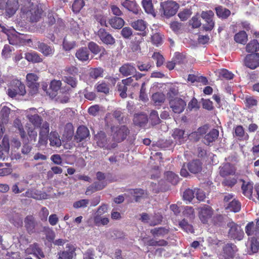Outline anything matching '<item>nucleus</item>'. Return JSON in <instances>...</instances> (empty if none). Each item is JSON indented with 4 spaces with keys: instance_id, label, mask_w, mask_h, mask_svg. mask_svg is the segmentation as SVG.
<instances>
[{
    "instance_id": "nucleus-33",
    "label": "nucleus",
    "mask_w": 259,
    "mask_h": 259,
    "mask_svg": "<svg viewBox=\"0 0 259 259\" xmlns=\"http://www.w3.org/2000/svg\"><path fill=\"white\" fill-rule=\"evenodd\" d=\"M229 236L234 239L241 240L244 236V232L241 228H230Z\"/></svg>"
},
{
    "instance_id": "nucleus-41",
    "label": "nucleus",
    "mask_w": 259,
    "mask_h": 259,
    "mask_svg": "<svg viewBox=\"0 0 259 259\" xmlns=\"http://www.w3.org/2000/svg\"><path fill=\"white\" fill-rule=\"evenodd\" d=\"M21 13L25 15L28 13V11L33 9L35 6L31 0H21Z\"/></svg>"
},
{
    "instance_id": "nucleus-64",
    "label": "nucleus",
    "mask_w": 259,
    "mask_h": 259,
    "mask_svg": "<svg viewBox=\"0 0 259 259\" xmlns=\"http://www.w3.org/2000/svg\"><path fill=\"white\" fill-rule=\"evenodd\" d=\"M120 34L124 38L129 39L133 35V30L129 27H125L122 29Z\"/></svg>"
},
{
    "instance_id": "nucleus-48",
    "label": "nucleus",
    "mask_w": 259,
    "mask_h": 259,
    "mask_svg": "<svg viewBox=\"0 0 259 259\" xmlns=\"http://www.w3.org/2000/svg\"><path fill=\"white\" fill-rule=\"evenodd\" d=\"M103 71V69L100 67L92 68L89 72L90 77L96 79L99 77H102Z\"/></svg>"
},
{
    "instance_id": "nucleus-22",
    "label": "nucleus",
    "mask_w": 259,
    "mask_h": 259,
    "mask_svg": "<svg viewBox=\"0 0 259 259\" xmlns=\"http://www.w3.org/2000/svg\"><path fill=\"white\" fill-rule=\"evenodd\" d=\"M119 71L123 76H127L136 73L137 70L132 64L126 63L119 68Z\"/></svg>"
},
{
    "instance_id": "nucleus-50",
    "label": "nucleus",
    "mask_w": 259,
    "mask_h": 259,
    "mask_svg": "<svg viewBox=\"0 0 259 259\" xmlns=\"http://www.w3.org/2000/svg\"><path fill=\"white\" fill-rule=\"evenodd\" d=\"M244 102L245 106L248 109H251L253 107L256 106L258 103L257 100L253 96L246 97Z\"/></svg>"
},
{
    "instance_id": "nucleus-4",
    "label": "nucleus",
    "mask_w": 259,
    "mask_h": 259,
    "mask_svg": "<svg viewBox=\"0 0 259 259\" xmlns=\"http://www.w3.org/2000/svg\"><path fill=\"white\" fill-rule=\"evenodd\" d=\"M95 140L99 147L105 149L111 150L117 146L116 143L109 144L106 134L102 131H100L95 136Z\"/></svg>"
},
{
    "instance_id": "nucleus-17",
    "label": "nucleus",
    "mask_w": 259,
    "mask_h": 259,
    "mask_svg": "<svg viewBox=\"0 0 259 259\" xmlns=\"http://www.w3.org/2000/svg\"><path fill=\"white\" fill-rule=\"evenodd\" d=\"M121 5L128 11L133 12L135 14H138L140 10L137 4L130 0H121Z\"/></svg>"
},
{
    "instance_id": "nucleus-29",
    "label": "nucleus",
    "mask_w": 259,
    "mask_h": 259,
    "mask_svg": "<svg viewBox=\"0 0 259 259\" xmlns=\"http://www.w3.org/2000/svg\"><path fill=\"white\" fill-rule=\"evenodd\" d=\"M147 116L144 113L136 114L134 115L133 122L136 125L144 126L148 122Z\"/></svg>"
},
{
    "instance_id": "nucleus-43",
    "label": "nucleus",
    "mask_w": 259,
    "mask_h": 259,
    "mask_svg": "<svg viewBox=\"0 0 259 259\" xmlns=\"http://www.w3.org/2000/svg\"><path fill=\"white\" fill-rule=\"evenodd\" d=\"M233 177H226L222 182V185L224 187L232 188L237 182V177L236 175L233 176Z\"/></svg>"
},
{
    "instance_id": "nucleus-10",
    "label": "nucleus",
    "mask_w": 259,
    "mask_h": 259,
    "mask_svg": "<svg viewBox=\"0 0 259 259\" xmlns=\"http://www.w3.org/2000/svg\"><path fill=\"white\" fill-rule=\"evenodd\" d=\"M97 35L102 42L107 45H113L115 42V39L113 36L104 28H100L97 31Z\"/></svg>"
},
{
    "instance_id": "nucleus-9",
    "label": "nucleus",
    "mask_w": 259,
    "mask_h": 259,
    "mask_svg": "<svg viewBox=\"0 0 259 259\" xmlns=\"http://www.w3.org/2000/svg\"><path fill=\"white\" fill-rule=\"evenodd\" d=\"M244 65L251 69H254L259 66V53L248 54L244 60Z\"/></svg>"
},
{
    "instance_id": "nucleus-18",
    "label": "nucleus",
    "mask_w": 259,
    "mask_h": 259,
    "mask_svg": "<svg viewBox=\"0 0 259 259\" xmlns=\"http://www.w3.org/2000/svg\"><path fill=\"white\" fill-rule=\"evenodd\" d=\"M131 26L136 30L142 31L143 36H146L147 32L145 31L147 28V23L142 19L134 21L131 24Z\"/></svg>"
},
{
    "instance_id": "nucleus-11",
    "label": "nucleus",
    "mask_w": 259,
    "mask_h": 259,
    "mask_svg": "<svg viewBox=\"0 0 259 259\" xmlns=\"http://www.w3.org/2000/svg\"><path fill=\"white\" fill-rule=\"evenodd\" d=\"M219 174L220 176L223 178L235 176L236 175V168L234 165L227 162L220 167Z\"/></svg>"
},
{
    "instance_id": "nucleus-20",
    "label": "nucleus",
    "mask_w": 259,
    "mask_h": 259,
    "mask_svg": "<svg viewBox=\"0 0 259 259\" xmlns=\"http://www.w3.org/2000/svg\"><path fill=\"white\" fill-rule=\"evenodd\" d=\"M27 195L29 198H32L36 200L46 199L48 198V195L46 193H41L40 191L35 189H28Z\"/></svg>"
},
{
    "instance_id": "nucleus-37",
    "label": "nucleus",
    "mask_w": 259,
    "mask_h": 259,
    "mask_svg": "<svg viewBox=\"0 0 259 259\" xmlns=\"http://www.w3.org/2000/svg\"><path fill=\"white\" fill-rule=\"evenodd\" d=\"M25 58L29 62L40 63L42 61L40 55L35 52H28L25 54Z\"/></svg>"
},
{
    "instance_id": "nucleus-62",
    "label": "nucleus",
    "mask_w": 259,
    "mask_h": 259,
    "mask_svg": "<svg viewBox=\"0 0 259 259\" xmlns=\"http://www.w3.org/2000/svg\"><path fill=\"white\" fill-rule=\"evenodd\" d=\"M63 80L73 88H75L77 87V80L74 77L70 76H64Z\"/></svg>"
},
{
    "instance_id": "nucleus-52",
    "label": "nucleus",
    "mask_w": 259,
    "mask_h": 259,
    "mask_svg": "<svg viewBox=\"0 0 259 259\" xmlns=\"http://www.w3.org/2000/svg\"><path fill=\"white\" fill-rule=\"evenodd\" d=\"M96 89L98 92L107 94L109 92V86L105 82H98L96 85Z\"/></svg>"
},
{
    "instance_id": "nucleus-13",
    "label": "nucleus",
    "mask_w": 259,
    "mask_h": 259,
    "mask_svg": "<svg viewBox=\"0 0 259 259\" xmlns=\"http://www.w3.org/2000/svg\"><path fill=\"white\" fill-rule=\"evenodd\" d=\"M75 248L72 244L67 243L64 251L58 253V259H72L75 256Z\"/></svg>"
},
{
    "instance_id": "nucleus-3",
    "label": "nucleus",
    "mask_w": 259,
    "mask_h": 259,
    "mask_svg": "<svg viewBox=\"0 0 259 259\" xmlns=\"http://www.w3.org/2000/svg\"><path fill=\"white\" fill-rule=\"evenodd\" d=\"M7 92L8 96L11 98L15 97L17 95L24 96L26 92L25 85L18 79L11 81Z\"/></svg>"
},
{
    "instance_id": "nucleus-32",
    "label": "nucleus",
    "mask_w": 259,
    "mask_h": 259,
    "mask_svg": "<svg viewBox=\"0 0 259 259\" xmlns=\"http://www.w3.org/2000/svg\"><path fill=\"white\" fill-rule=\"evenodd\" d=\"M215 11L217 16L222 19H227L231 15V11L222 6H219L215 8Z\"/></svg>"
},
{
    "instance_id": "nucleus-42",
    "label": "nucleus",
    "mask_w": 259,
    "mask_h": 259,
    "mask_svg": "<svg viewBox=\"0 0 259 259\" xmlns=\"http://www.w3.org/2000/svg\"><path fill=\"white\" fill-rule=\"evenodd\" d=\"M9 221L10 222L15 226H22L23 222L22 220L20 217L18 213L14 212L12 215L10 214L8 216Z\"/></svg>"
},
{
    "instance_id": "nucleus-12",
    "label": "nucleus",
    "mask_w": 259,
    "mask_h": 259,
    "mask_svg": "<svg viewBox=\"0 0 259 259\" xmlns=\"http://www.w3.org/2000/svg\"><path fill=\"white\" fill-rule=\"evenodd\" d=\"M134 79L132 77L122 79L121 82H118L117 85V91L120 93V96L122 98L127 97L126 92L127 87L130 86L133 82Z\"/></svg>"
},
{
    "instance_id": "nucleus-24",
    "label": "nucleus",
    "mask_w": 259,
    "mask_h": 259,
    "mask_svg": "<svg viewBox=\"0 0 259 259\" xmlns=\"http://www.w3.org/2000/svg\"><path fill=\"white\" fill-rule=\"evenodd\" d=\"M202 163L198 159L193 160L187 164V167L191 173L197 174L202 169Z\"/></svg>"
},
{
    "instance_id": "nucleus-63",
    "label": "nucleus",
    "mask_w": 259,
    "mask_h": 259,
    "mask_svg": "<svg viewBox=\"0 0 259 259\" xmlns=\"http://www.w3.org/2000/svg\"><path fill=\"white\" fill-rule=\"evenodd\" d=\"M150 119L153 124L156 125L160 123V119L158 116V112L152 110L150 114Z\"/></svg>"
},
{
    "instance_id": "nucleus-8",
    "label": "nucleus",
    "mask_w": 259,
    "mask_h": 259,
    "mask_svg": "<svg viewBox=\"0 0 259 259\" xmlns=\"http://www.w3.org/2000/svg\"><path fill=\"white\" fill-rule=\"evenodd\" d=\"M214 13L211 10L202 12L201 17L205 22L203 28L205 31H211L214 28V22L212 19Z\"/></svg>"
},
{
    "instance_id": "nucleus-7",
    "label": "nucleus",
    "mask_w": 259,
    "mask_h": 259,
    "mask_svg": "<svg viewBox=\"0 0 259 259\" xmlns=\"http://www.w3.org/2000/svg\"><path fill=\"white\" fill-rule=\"evenodd\" d=\"M170 108L175 113L180 114L185 109L186 103L184 100L180 98H171L169 100Z\"/></svg>"
},
{
    "instance_id": "nucleus-36",
    "label": "nucleus",
    "mask_w": 259,
    "mask_h": 259,
    "mask_svg": "<svg viewBox=\"0 0 259 259\" xmlns=\"http://www.w3.org/2000/svg\"><path fill=\"white\" fill-rule=\"evenodd\" d=\"M234 39L238 44L245 45L248 40V36L245 31L241 30L235 34Z\"/></svg>"
},
{
    "instance_id": "nucleus-59",
    "label": "nucleus",
    "mask_w": 259,
    "mask_h": 259,
    "mask_svg": "<svg viewBox=\"0 0 259 259\" xmlns=\"http://www.w3.org/2000/svg\"><path fill=\"white\" fill-rule=\"evenodd\" d=\"M195 193V189L193 190L190 189L186 190L183 193V198L185 200L191 202L194 198V194Z\"/></svg>"
},
{
    "instance_id": "nucleus-53",
    "label": "nucleus",
    "mask_w": 259,
    "mask_h": 259,
    "mask_svg": "<svg viewBox=\"0 0 259 259\" xmlns=\"http://www.w3.org/2000/svg\"><path fill=\"white\" fill-rule=\"evenodd\" d=\"M168 230L165 228H154L151 230L154 237H161L167 234Z\"/></svg>"
},
{
    "instance_id": "nucleus-26",
    "label": "nucleus",
    "mask_w": 259,
    "mask_h": 259,
    "mask_svg": "<svg viewBox=\"0 0 259 259\" xmlns=\"http://www.w3.org/2000/svg\"><path fill=\"white\" fill-rule=\"evenodd\" d=\"M108 23L113 28L120 29L122 28L125 22L122 18L114 16L109 19Z\"/></svg>"
},
{
    "instance_id": "nucleus-34",
    "label": "nucleus",
    "mask_w": 259,
    "mask_h": 259,
    "mask_svg": "<svg viewBox=\"0 0 259 259\" xmlns=\"http://www.w3.org/2000/svg\"><path fill=\"white\" fill-rule=\"evenodd\" d=\"M128 192L129 194L134 197L136 202L139 201L141 198L147 195V193L144 190L140 188L130 189Z\"/></svg>"
},
{
    "instance_id": "nucleus-54",
    "label": "nucleus",
    "mask_w": 259,
    "mask_h": 259,
    "mask_svg": "<svg viewBox=\"0 0 259 259\" xmlns=\"http://www.w3.org/2000/svg\"><path fill=\"white\" fill-rule=\"evenodd\" d=\"M84 6L83 0H74L72 6V9L74 13H79Z\"/></svg>"
},
{
    "instance_id": "nucleus-15",
    "label": "nucleus",
    "mask_w": 259,
    "mask_h": 259,
    "mask_svg": "<svg viewBox=\"0 0 259 259\" xmlns=\"http://www.w3.org/2000/svg\"><path fill=\"white\" fill-rule=\"evenodd\" d=\"M37 47L35 49H37L41 52L45 56H52L55 52L54 47L48 45L43 42L38 41L36 43Z\"/></svg>"
},
{
    "instance_id": "nucleus-6",
    "label": "nucleus",
    "mask_w": 259,
    "mask_h": 259,
    "mask_svg": "<svg viewBox=\"0 0 259 259\" xmlns=\"http://www.w3.org/2000/svg\"><path fill=\"white\" fill-rule=\"evenodd\" d=\"M38 77L35 73H28L26 75L27 85L29 89V94H36L38 90L39 84L37 82Z\"/></svg>"
},
{
    "instance_id": "nucleus-46",
    "label": "nucleus",
    "mask_w": 259,
    "mask_h": 259,
    "mask_svg": "<svg viewBox=\"0 0 259 259\" xmlns=\"http://www.w3.org/2000/svg\"><path fill=\"white\" fill-rule=\"evenodd\" d=\"M165 177L169 182L172 185H176L178 183L179 177L172 171H168L164 174Z\"/></svg>"
},
{
    "instance_id": "nucleus-51",
    "label": "nucleus",
    "mask_w": 259,
    "mask_h": 259,
    "mask_svg": "<svg viewBox=\"0 0 259 259\" xmlns=\"http://www.w3.org/2000/svg\"><path fill=\"white\" fill-rule=\"evenodd\" d=\"M142 5L147 13L152 14L154 13L152 0H143Z\"/></svg>"
},
{
    "instance_id": "nucleus-5",
    "label": "nucleus",
    "mask_w": 259,
    "mask_h": 259,
    "mask_svg": "<svg viewBox=\"0 0 259 259\" xmlns=\"http://www.w3.org/2000/svg\"><path fill=\"white\" fill-rule=\"evenodd\" d=\"M161 7L163 11L164 15L166 17H170L177 13L179 5L175 2L167 1L164 3H162Z\"/></svg>"
},
{
    "instance_id": "nucleus-49",
    "label": "nucleus",
    "mask_w": 259,
    "mask_h": 259,
    "mask_svg": "<svg viewBox=\"0 0 259 259\" xmlns=\"http://www.w3.org/2000/svg\"><path fill=\"white\" fill-rule=\"evenodd\" d=\"M28 119L35 127H40L42 121V118L37 114L28 116Z\"/></svg>"
},
{
    "instance_id": "nucleus-14",
    "label": "nucleus",
    "mask_w": 259,
    "mask_h": 259,
    "mask_svg": "<svg viewBox=\"0 0 259 259\" xmlns=\"http://www.w3.org/2000/svg\"><path fill=\"white\" fill-rule=\"evenodd\" d=\"M238 249L235 245L232 243L226 244L223 249V256L225 259H233Z\"/></svg>"
},
{
    "instance_id": "nucleus-2",
    "label": "nucleus",
    "mask_w": 259,
    "mask_h": 259,
    "mask_svg": "<svg viewBox=\"0 0 259 259\" xmlns=\"http://www.w3.org/2000/svg\"><path fill=\"white\" fill-rule=\"evenodd\" d=\"M112 139L116 143L125 140L130 134V131L126 125L113 126L111 127Z\"/></svg>"
},
{
    "instance_id": "nucleus-35",
    "label": "nucleus",
    "mask_w": 259,
    "mask_h": 259,
    "mask_svg": "<svg viewBox=\"0 0 259 259\" xmlns=\"http://www.w3.org/2000/svg\"><path fill=\"white\" fill-rule=\"evenodd\" d=\"M51 146L59 147L61 145V140L59 134L56 132H51L49 137Z\"/></svg>"
},
{
    "instance_id": "nucleus-27",
    "label": "nucleus",
    "mask_w": 259,
    "mask_h": 259,
    "mask_svg": "<svg viewBox=\"0 0 259 259\" xmlns=\"http://www.w3.org/2000/svg\"><path fill=\"white\" fill-rule=\"evenodd\" d=\"M25 252L28 254H34L37 257H44L45 256L41 249L37 244H31L26 250Z\"/></svg>"
},
{
    "instance_id": "nucleus-25",
    "label": "nucleus",
    "mask_w": 259,
    "mask_h": 259,
    "mask_svg": "<svg viewBox=\"0 0 259 259\" xmlns=\"http://www.w3.org/2000/svg\"><path fill=\"white\" fill-rule=\"evenodd\" d=\"M27 19L31 22H37L41 17V13L38 8L34 7L28 13L25 14Z\"/></svg>"
},
{
    "instance_id": "nucleus-61",
    "label": "nucleus",
    "mask_w": 259,
    "mask_h": 259,
    "mask_svg": "<svg viewBox=\"0 0 259 259\" xmlns=\"http://www.w3.org/2000/svg\"><path fill=\"white\" fill-rule=\"evenodd\" d=\"M245 231L248 236L259 238V228H245Z\"/></svg>"
},
{
    "instance_id": "nucleus-38",
    "label": "nucleus",
    "mask_w": 259,
    "mask_h": 259,
    "mask_svg": "<svg viewBox=\"0 0 259 259\" xmlns=\"http://www.w3.org/2000/svg\"><path fill=\"white\" fill-rule=\"evenodd\" d=\"M259 50V44L256 39L251 40L246 46V51L251 54L256 53Z\"/></svg>"
},
{
    "instance_id": "nucleus-1",
    "label": "nucleus",
    "mask_w": 259,
    "mask_h": 259,
    "mask_svg": "<svg viewBox=\"0 0 259 259\" xmlns=\"http://www.w3.org/2000/svg\"><path fill=\"white\" fill-rule=\"evenodd\" d=\"M18 0H0V10L4 11L6 18L13 16L19 8Z\"/></svg>"
},
{
    "instance_id": "nucleus-31",
    "label": "nucleus",
    "mask_w": 259,
    "mask_h": 259,
    "mask_svg": "<svg viewBox=\"0 0 259 259\" xmlns=\"http://www.w3.org/2000/svg\"><path fill=\"white\" fill-rule=\"evenodd\" d=\"M74 135V127L73 124L68 122L64 126L63 137L67 141H70Z\"/></svg>"
},
{
    "instance_id": "nucleus-56",
    "label": "nucleus",
    "mask_w": 259,
    "mask_h": 259,
    "mask_svg": "<svg viewBox=\"0 0 259 259\" xmlns=\"http://www.w3.org/2000/svg\"><path fill=\"white\" fill-rule=\"evenodd\" d=\"M152 58L156 61V66L158 67L161 66L164 62L163 56L159 52H154L152 56Z\"/></svg>"
},
{
    "instance_id": "nucleus-44",
    "label": "nucleus",
    "mask_w": 259,
    "mask_h": 259,
    "mask_svg": "<svg viewBox=\"0 0 259 259\" xmlns=\"http://www.w3.org/2000/svg\"><path fill=\"white\" fill-rule=\"evenodd\" d=\"M151 40L153 45L158 47L163 43V35L159 32L154 33L151 35Z\"/></svg>"
},
{
    "instance_id": "nucleus-16",
    "label": "nucleus",
    "mask_w": 259,
    "mask_h": 259,
    "mask_svg": "<svg viewBox=\"0 0 259 259\" xmlns=\"http://www.w3.org/2000/svg\"><path fill=\"white\" fill-rule=\"evenodd\" d=\"M89 135V131L86 126H79L77 128L76 134L74 136V140L77 143H79L86 139Z\"/></svg>"
},
{
    "instance_id": "nucleus-19",
    "label": "nucleus",
    "mask_w": 259,
    "mask_h": 259,
    "mask_svg": "<svg viewBox=\"0 0 259 259\" xmlns=\"http://www.w3.org/2000/svg\"><path fill=\"white\" fill-rule=\"evenodd\" d=\"M233 135L239 141H247L249 139V136L245 133L243 127L241 125H237L234 128Z\"/></svg>"
},
{
    "instance_id": "nucleus-47",
    "label": "nucleus",
    "mask_w": 259,
    "mask_h": 259,
    "mask_svg": "<svg viewBox=\"0 0 259 259\" xmlns=\"http://www.w3.org/2000/svg\"><path fill=\"white\" fill-rule=\"evenodd\" d=\"M152 100L156 105H159L164 102L165 97L162 93L157 92L153 94Z\"/></svg>"
},
{
    "instance_id": "nucleus-55",
    "label": "nucleus",
    "mask_w": 259,
    "mask_h": 259,
    "mask_svg": "<svg viewBox=\"0 0 259 259\" xmlns=\"http://www.w3.org/2000/svg\"><path fill=\"white\" fill-rule=\"evenodd\" d=\"M183 215L188 218L189 221L192 220L194 217V210L192 207L186 206L184 207V210L183 212Z\"/></svg>"
},
{
    "instance_id": "nucleus-60",
    "label": "nucleus",
    "mask_w": 259,
    "mask_h": 259,
    "mask_svg": "<svg viewBox=\"0 0 259 259\" xmlns=\"http://www.w3.org/2000/svg\"><path fill=\"white\" fill-rule=\"evenodd\" d=\"M96 20L102 26L108 27L107 17L102 14H97L94 16Z\"/></svg>"
},
{
    "instance_id": "nucleus-23",
    "label": "nucleus",
    "mask_w": 259,
    "mask_h": 259,
    "mask_svg": "<svg viewBox=\"0 0 259 259\" xmlns=\"http://www.w3.org/2000/svg\"><path fill=\"white\" fill-rule=\"evenodd\" d=\"M212 214L213 210L212 208L210 206H207L201 209L199 217L201 221L203 224H205L207 222L208 219L211 217Z\"/></svg>"
},
{
    "instance_id": "nucleus-28",
    "label": "nucleus",
    "mask_w": 259,
    "mask_h": 259,
    "mask_svg": "<svg viewBox=\"0 0 259 259\" xmlns=\"http://www.w3.org/2000/svg\"><path fill=\"white\" fill-rule=\"evenodd\" d=\"M250 241L248 243L247 248V253L251 255L258 251L259 249V242L257 238L254 237H250Z\"/></svg>"
},
{
    "instance_id": "nucleus-21",
    "label": "nucleus",
    "mask_w": 259,
    "mask_h": 259,
    "mask_svg": "<svg viewBox=\"0 0 259 259\" xmlns=\"http://www.w3.org/2000/svg\"><path fill=\"white\" fill-rule=\"evenodd\" d=\"M219 132L218 130L213 128L206 134L203 139V142L206 145H209L211 143L214 142L218 139Z\"/></svg>"
},
{
    "instance_id": "nucleus-39",
    "label": "nucleus",
    "mask_w": 259,
    "mask_h": 259,
    "mask_svg": "<svg viewBox=\"0 0 259 259\" xmlns=\"http://www.w3.org/2000/svg\"><path fill=\"white\" fill-rule=\"evenodd\" d=\"M184 133L185 131L184 130L179 128H176L173 132L172 137L177 143H179V144H181L184 142Z\"/></svg>"
},
{
    "instance_id": "nucleus-45",
    "label": "nucleus",
    "mask_w": 259,
    "mask_h": 259,
    "mask_svg": "<svg viewBox=\"0 0 259 259\" xmlns=\"http://www.w3.org/2000/svg\"><path fill=\"white\" fill-rule=\"evenodd\" d=\"M173 60L176 64L182 65L187 63V58L185 55L180 52H176Z\"/></svg>"
},
{
    "instance_id": "nucleus-30",
    "label": "nucleus",
    "mask_w": 259,
    "mask_h": 259,
    "mask_svg": "<svg viewBox=\"0 0 259 259\" xmlns=\"http://www.w3.org/2000/svg\"><path fill=\"white\" fill-rule=\"evenodd\" d=\"M90 53L88 49L82 47L77 50L75 53L76 57L80 61H87L89 59Z\"/></svg>"
},
{
    "instance_id": "nucleus-40",
    "label": "nucleus",
    "mask_w": 259,
    "mask_h": 259,
    "mask_svg": "<svg viewBox=\"0 0 259 259\" xmlns=\"http://www.w3.org/2000/svg\"><path fill=\"white\" fill-rule=\"evenodd\" d=\"M243 184L241 186L242 193L244 196L250 197L252 196L253 191V184L248 182L246 183L244 181H242Z\"/></svg>"
},
{
    "instance_id": "nucleus-57",
    "label": "nucleus",
    "mask_w": 259,
    "mask_h": 259,
    "mask_svg": "<svg viewBox=\"0 0 259 259\" xmlns=\"http://www.w3.org/2000/svg\"><path fill=\"white\" fill-rule=\"evenodd\" d=\"M163 217L161 214L159 213H155L151 217L150 222L151 226H156L160 224L162 221Z\"/></svg>"
},
{
    "instance_id": "nucleus-58",
    "label": "nucleus",
    "mask_w": 259,
    "mask_h": 259,
    "mask_svg": "<svg viewBox=\"0 0 259 259\" xmlns=\"http://www.w3.org/2000/svg\"><path fill=\"white\" fill-rule=\"evenodd\" d=\"M228 207L230 209V210L237 212L239 211L240 210L241 204L238 201L233 200L229 204Z\"/></svg>"
}]
</instances>
